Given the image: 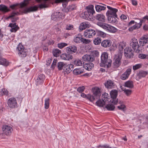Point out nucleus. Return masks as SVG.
<instances>
[{
	"label": "nucleus",
	"instance_id": "1",
	"mask_svg": "<svg viewBox=\"0 0 148 148\" xmlns=\"http://www.w3.org/2000/svg\"><path fill=\"white\" fill-rule=\"evenodd\" d=\"M50 0H36L39 2H42V3L39 5L38 7L40 9L48 8L50 4ZM68 0H54L55 3H62V5L64 7H66L68 4Z\"/></svg>",
	"mask_w": 148,
	"mask_h": 148
},
{
	"label": "nucleus",
	"instance_id": "2",
	"mask_svg": "<svg viewBox=\"0 0 148 148\" xmlns=\"http://www.w3.org/2000/svg\"><path fill=\"white\" fill-rule=\"evenodd\" d=\"M111 60L108 59V53L106 52L103 53L101 57V66L108 68L111 66Z\"/></svg>",
	"mask_w": 148,
	"mask_h": 148
},
{
	"label": "nucleus",
	"instance_id": "3",
	"mask_svg": "<svg viewBox=\"0 0 148 148\" xmlns=\"http://www.w3.org/2000/svg\"><path fill=\"white\" fill-rule=\"evenodd\" d=\"M97 24L103 29L110 32L114 33L116 32L117 31L116 28L107 23L99 22L97 23Z\"/></svg>",
	"mask_w": 148,
	"mask_h": 148
},
{
	"label": "nucleus",
	"instance_id": "4",
	"mask_svg": "<svg viewBox=\"0 0 148 148\" xmlns=\"http://www.w3.org/2000/svg\"><path fill=\"white\" fill-rule=\"evenodd\" d=\"M18 54L21 58L25 57L27 55V50L25 49L24 47L21 44H19L17 48Z\"/></svg>",
	"mask_w": 148,
	"mask_h": 148
},
{
	"label": "nucleus",
	"instance_id": "5",
	"mask_svg": "<svg viewBox=\"0 0 148 148\" xmlns=\"http://www.w3.org/2000/svg\"><path fill=\"white\" fill-rule=\"evenodd\" d=\"M118 92L116 90H112L110 93L111 99L110 101L113 103L114 105L116 104L118 102V99L116 98Z\"/></svg>",
	"mask_w": 148,
	"mask_h": 148
},
{
	"label": "nucleus",
	"instance_id": "6",
	"mask_svg": "<svg viewBox=\"0 0 148 148\" xmlns=\"http://www.w3.org/2000/svg\"><path fill=\"white\" fill-rule=\"evenodd\" d=\"M122 55L121 54L116 55L114 57V61L113 63V66L114 68H117L121 65Z\"/></svg>",
	"mask_w": 148,
	"mask_h": 148
},
{
	"label": "nucleus",
	"instance_id": "7",
	"mask_svg": "<svg viewBox=\"0 0 148 148\" xmlns=\"http://www.w3.org/2000/svg\"><path fill=\"white\" fill-rule=\"evenodd\" d=\"M130 45L131 47H132L133 49L136 50V52H137L138 51H139L140 50L139 49V46L138 40L135 38H132L131 40Z\"/></svg>",
	"mask_w": 148,
	"mask_h": 148
},
{
	"label": "nucleus",
	"instance_id": "8",
	"mask_svg": "<svg viewBox=\"0 0 148 148\" xmlns=\"http://www.w3.org/2000/svg\"><path fill=\"white\" fill-rule=\"evenodd\" d=\"M126 43L123 41L119 42L116 45V48L118 49V53L122 55L124 48L126 47Z\"/></svg>",
	"mask_w": 148,
	"mask_h": 148
},
{
	"label": "nucleus",
	"instance_id": "9",
	"mask_svg": "<svg viewBox=\"0 0 148 148\" xmlns=\"http://www.w3.org/2000/svg\"><path fill=\"white\" fill-rule=\"evenodd\" d=\"M134 51L131 47H126L124 49V54L125 56L127 58H130L134 56Z\"/></svg>",
	"mask_w": 148,
	"mask_h": 148
},
{
	"label": "nucleus",
	"instance_id": "10",
	"mask_svg": "<svg viewBox=\"0 0 148 148\" xmlns=\"http://www.w3.org/2000/svg\"><path fill=\"white\" fill-rule=\"evenodd\" d=\"M96 34V32L95 30L92 29L86 30L84 32V36L86 37L89 38H92Z\"/></svg>",
	"mask_w": 148,
	"mask_h": 148
},
{
	"label": "nucleus",
	"instance_id": "11",
	"mask_svg": "<svg viewBox=\"0 0 148 148\" xmlns=\"http://www.w3.org/2000/svg\"><path fill=\"white\" fill-rule=\"evenodd\" d=\"M8 104L10 108H15L17 107V102L15 98H10L8 101Z\"/></svg>",
	"mask_w": 148,
	"mask_h": 148
},
{
	"label": "nucleus",
	"instance_id": "12",
	"mask_svg": "<svg viewBox=\"0 0 148 148\" xmlns=\"http://www.w3.org/2000/svg\"><path fill=\"white\" fill-rule=\"evenodd\" d=\"M107 8L109 9L106 13L107 15L109 16H113L115 17L117 16L116 13L118 12L117 9L113 8L109 6H107Z\"/></svg>",
	"mask_w": 148,
	"mask_h": 148
},
{
	"label": "nucleus",
	"instance_id": "13",
	"mask_svg": "<svg viewBox=\"0 0 148 148\" xmlns=\"http://www.w3.org/2000/svg\"><path fill=\"white\" fill-rule=\"evenodd\" d=\"M93 14L86 11L81 14V16L85 19L89 21L93 18Z\"/></svg>",
	"mask_w": 148,
	"mask_h": 148
},
{
	"label": "nucleus",
	"instance_id": "14",
	"mask_svg": "<svg viewBox=\"0 0 148 148\" xmlns=\"http://www.w3.org/2000/svg\"><path fill=\"white\" fill-rule=\"evenodd\" d=\"M2 130L3 133L6 135L8 136L10 135L12 131V127L8 125H5L3 126Z\"/></svg>",
	"mask_w": 148,
	"mask_h": 148
},
{
	"label": "nucleus",
	"instance_id": "15",
	"mask_svg": "<svg viewBox=\"0 0 148 148\" xmlns=\"http://www.w3.org/2000/svg\"><path fill=\"white\" fill-rule=\"evenodd\" d=\"M92 91L93 92V95L92 96L94 97L95 99L94 101L98 99L101 95L100 89L99 88L97 87H95L92 88Z\"/></svg>",
	"mask_w": 148,
	"mask_h": 148
},
{
	"label": "nucleus",
	"instance_id": "16",
	"mask_svg": "<svg viewBox=\"0 0 148 148\" xmlns=\"http://www.w3.org/2000/svg\"><path fill=\"white\" fill-rule=\"evenodd\" d=\"M148 36L147 35H144L139 40V45L140 46H144L145 44L147 43Z\"/></svg>",
	"mask_w": 148,
	"mask_h": 148
},
{
	"label": "nucleus",
	"instance_id": "17",
	"mask_svg": "<svg viewBox=\"0 0 148 148\" xmlns=\"http://www.w3.org/2000/svg\"><path fill=\"white\" fill-rule=\"evenodd\" d=\"M66 51L67 53L72 54L77 52V47L74 45L70 46L66 48Z\"/></svg>",
	"mask_w": 148,
	"mask_h": 148
},
{
	"label": "nucleus",
	"instance_id": "18",
	"mask_svg": "<svg viewBox=\"0 0 148 148\" xmlns=\"http://www.w3.org/2000/svg\"><path fill=\"white\" fill-rule=\"evenodd\" d=\"M131 72V69L128 68L126 71L121 76V79L123 80H125L128 78Z\"/></svg>",
	"mask_w": 148,
	"mask_h": 148
},
{
	"label": "nucleus",
	"instance_id": "19",
	"mask_svg": "<svg viewBox=\"0 0 148 148\" xmlns=\"http://www.w3.org/2000/svg\"><path fill=\"white\" fill-rule=\"evenodd\" d=\"M82 59L84 61L91 62H93L95 59L94 57L93 56L87 54L84 55L82 57Z\"/></svg>",
	"mask_w": 148,
	"mask_h": 148
},
{
	"label": "nucleus",
	"instance_id": "20",
	"mask_svg": "<svg viewBox=\"0 0 148 148\" xmlns=\"http://www.w3.org/2000/svg\"><path fill=\"white\" fill-rule=\"evenodd\" d=\"M73 65L71 64L68 65L65 64L63 69L64 73L68 74L70 73L73 69Z\"/></svg>",
	"mask_w": 148,
	"mask_h": 148
},
{
	"label": "nucleus",
	"instance_id": "21",
	"mask_svg": "<svg viewBox=\"0 0 148 148\" xmlns=\"http://www.w3.org/2000/svg\"><path fill=\"white\" fill-rule=\"evenodd\" d=\"M143 21V20H140V23H138L137 25L135 24L133 26L130 27L128 29L129 31L130 32H131L134 30L138 29L140 28L142 25Z\"/></svg>",
	"mask_w": 148,
	"mask_h": 148
},
{
	"label": "nucleus",
	"instance_id": "22",
	"mask_svg": "<svg viewBox=\"0 0 148 148\" xmlns=\"http://www.w3.org/2000/svg\"><path fill=\"white\" fill-rule=\"evenodd\" d=\"M45 78V75L42 74L39 75L36 81V85H39L42 83L44 82Z\"/></svg>",
	"mask_w": 148,
	"mask_h": 148
},
{
	"label": "nucleus",
	"instance_id": "23",
	"mask_svg": "<svg viewBox=\"0 0 148 148\" xmlns=\"http://www.w3.org/2000/svg\"><path fill=\"white\" fill-rule=\"evenodd\" d=\"M112 44V42L110 40H105L102 41L101 43V46L104 48L110 47Z\"/></svg>",
	"mask_w": 148,
	"mask_h": 148
},
{
	"label": "nucleus",
	"instance_id": "24",
	"mask_svg": "<svg viewBox=\"0 0 148 148\" xmlns=\"http://www.w3.org/2000/svg\"><path fill=\"white\" fill-rule=\"evenodd\" d=\"M82 36L81 34H78L75 35L73 39V41L76 43H80L82 42Z\"/></svg>",
	"mask_w": 148,
	"mask_h": 148
},
{
	"label": "nucleus",
	"instance_id": "25",
	"mask_svg": "<svg viewBox=\"0 0 148 148\" xmlns=\"http://www.w3.org/2000/svg\"><path fill=\"white\" fill-rule=\"evenodd\" d=\"M19 14V13L18 12H13L8 16V18H11L12 21V22H15L18 19V18L17 17H14V16L16 15H17Z\"/></svg>",
	"mask_w": 148,
	"mask_h": 148
},
{
	"label": "nucleus",
	"instance_id": "26",
	"mask_svg": "<svg viewBox=\"0 0 148 148\" xmlns=\"http://www.w3.org/2000/svg\"><path fill=\"white\" fill-rule=\"evenodd\" d=\"M60 14H61L59 12L53 13L51 15V19L53 20L56 21L59 18H62L61 16H60Z\"/></svg>",
	"mask_w": 148,
	"mask_h": 148
},
{
	"label": "nucleus",
	"instance_id": "27",
	"mask_svg": "<svg viewBox=\"0 0 148 148\" xmlns=\"http://www.w3.org/2000/svg\"><path fill=\"white\" fill-rule=\"evenodd\" d=\"M94 64L91 62L85 63L83 65V67L88 71H90L94 67Z\"/></svg>",
	"mask_w": 148,
	"mask_h": 148
},
{
	"label": "nucleus",
	"instance_id": "28",
	"mask_svg": "<svg viewBox=\"0 0 148 148\" xmlns=\"http://www.w3.org/2000/svg\"><path fill=\"white\" fill-rule=\"evenodd\" d=\"M38 7L35 6H31L29 8H27L25 9L24 12L26 13L31 12H33L37 10Z\"/></svg>",
	"mask_w": 148,
	"mask_h": 148
},
{
	"label": "nucleus",
	"instance_id": "29",
	"mask_svg": "<svg viewBox=\"0 0 148 148\" xmlns=\"http://www.w3.org/2000/svg\"><path fill=\"white\" fill-rule=\"evenodd\" d=\"M107 102L106 99H102V100L101 99L98 100L96 103V105L99 107H103Z\"/></svg>",
	"mask_w": 148,
	"mask_h": 148
},
{
	"label": "nucleus",
	"instance_id": "30",
	"mask_svg": "<svg viewBox=\"0 0 148 148\" xmlns=\"http://www.w3.org/2000/svg\"><path fill=\"white\" fill-rule=\"evenodd\" d=\"M81 95L82 97L84 98L86 97L87 99L92 102L93 101L95 98L94 97L92 96V95L90 94L86 95L84 93H82L81 94Z\"/></svg>",
	"mask_w": 148,
	"mask_h": 148
},
{
	"label": "nucleus",
	"instance_id": "31",
	"mask_svg": "<svg viewBox=\"0 0 148 148\" xmlns=\"http://www.w3.org/2000/svg\"><path fill=\"white\" fill-rule=\"evenodd\" d=\"M147 74V72L142 70H140L137 74V76L140 79L145 77Z\"/></svg>",
	"mask_w": 148,
	"mask_h": 148
},
{
	"label": "nucleus",
	"instance_id": "32",
	"mask_svg": "<svg viewBox=\"0 0 148 148\" xmlns=\"http://www.w3.org/2000/svg\"><path fill=\"white\" fill-rule=\"evenodd\" d=\"M117 16L115 17L113 16L108 15V20L109 22L112 24L116 23L117 21L116 18Z\"/></svg>",
	"mask_w": 148,
	"mask_h": 148
},
{
	"label": "nucleus",
	"instance_id": "33",
	"mask_svg": "<svg viewBox=\"0 0 148 148\" xmlns=\"http://www.w3.org/2000/svg\"><path fill=\"white\" fill-rule=\"evenodd\" d=\"M124 86L129 88H132L134 87V83L132 81H128L125 83Z\"/></svg>",
	"mask_w": 148,
	"mask_h": 148
},
{
	"label": "nucleus",
	"instance_id": "34",
	"mask_svg": "<svg viewBox=\"0 0 148 148\" xmlns=\"http://www.w3.org/2000/svg\"><path fill=\"white\" fill-rule=\"evenodd\" d=\"M96 19L99 21L105 22L106 21L105 17L102 14H97L96 16Z\"/></svg>",
	"mask_w": 148,
	"mask_h": 148
},
{
	"label": "nucleus",
	"instance_id": "35",
	"mask_svg": "<svg viewBox=\"0 0 148 148\" xmlns=\"http://www.w3.org/2000/svg\"><path fill=\"white\" fill-rule=\"evenodd\" d=\"M105 85L108 88H111L114 86V83L111 80L107 81L106 83H105Z\"/></svg>",
	"mask_w": 148,
	"mask_h": 148
},
{
	"label": "nucleus",
	"instance_id": "36",
	"mask_svg": "<svg viewBox=\"0 0 148 148\" xmlns=\"http://www.w3.org/2000/svg\"><path fill=\"white\" fill-rule=\"evenodd\" d=\"M87 11L92 14L95 13V12L94 10V6L92 5H89L86 8Z\"/></svg>",
	"mask_w": 148,
	"mask_h": 148
},
{
	"label": "nucleus",
	"instance_id": "37",
	"mask_svg": "<svg viewBox=\"0 0 148 148\" xmlns=\"http://www.w3.org/2000/svg\"><path fill=\"white\" fill-rule=\"evenodd\" d=\"M76 9V7L75 5H72L68 6L65 9V11L66 12L71 11Z\"/></svg>",
	"mask_w": 148,
	"mask_h": 148
},
{
	"label": "nucleus",
	"instance_id": "38",
	"mask_svg": "<svg viewBox=\"0 0 148 148\" xmlns=\"http://www.w3.org/2000/svg\"><path fill=\"white\" fill-rule=\"evenodd\" d=\"M95 9L97 12H100L102 10H104L106 8L104 6L101 5H96Z\"/></svg>",
	"mask_w": 148,
	"mask_h": 148
},
{
	"label": "nucleus",
	"instance_id": "39",
	"mask_svg": "<svg viewBox=\"0 0 148 148\" xmlns=\"http://www.w3.org/2000/svg\"><path fill=\"white\" fill-rule=\"evenodd\" d=\"M53 53L54 56L57 57L60 54L61 51L57 49H54L53 51Z\"/></svg>",
	"mask_w": 148,
	"mask_h": 148
},
{
	"label": "nucleus",
	"instance_id": "40",
	"mask_svg": "<svg viewBox=\"0 0 148 148\" xmlns=\"http://www.w3.org/2000/svg\"><path fill=\"white\" fill-rule=\"evenodd\" d=\"M101 42V39L99 37L95 38L93 40V42L95 45H99Z\"/></svg>",
	"mask_w": 148,
	"mask_h": 148
},
{
	"label": "nucleus",
	"instance_id": "41",
	"mask_svg": "<svg viewBox=\"0 0 148 148\" xmlns=\"http://www.w3.org/2000/svg\"><path fill=\"white\" fill-rule=\"evenodd\" d=\"M65 64L64 63L62 62H59L58 63L57 65V66L59 70H62L63 68H64Z\"/></svg>",
	"mask_w": 148,
	"mask_h": 148
},
{
	"label": "nucleus",
	"instance_id": "42",
	"mask_svg": "<svg viewBox=\"0 0 148 148\" xmlns=\"http://www.w3.org/2000/svg\"><path fill=\"white\" fill-rule=\"evenodd\" d=\"M105 108L108 110H113L115 108V106L112 104H108L106 106Z\"/></svg>",
	"mask_w": 148,
	"mask_h": 148
},
{
	"label": "nucleus",
	"instance_id": "43",
	"mask_svg": "<svg viewBox=\"0 0 148 148\" xmlns=\"http://www.w3.org/2000/svg\"><path fill=\"white\" fill-rule=\"evenodd\" d=\"M0 10L4 12H6L9 11V9L5 5H0Z\"/></svg>",
	"mask_w": 148,
	"mask_h": 148
},
{
	"label": "nucleus",
	"instance_id": "44",
	"mask_svg": "<svg viewBox=\"0 0 148 148\" xmlns=\"http://www.w3.org/2000/svg\"><path fill=\"white\" fill-rule=\"evenodd\" d=\"M74 64L77 66H82V64H84V62L79 60H78L74 61Z\"/></svg>",
	"mask_w": 148,
	"mask_h": 148
},
{
	"label": "nucleus",
	"instance_id": "45",
	"mask_svg": "<svg viewBox=\"0 0 148 148\" xmlns=\"http://www.w3.org/2000/svg\"><path fill=\"white\" fill-rule=\"evenodd\" d=\"M8 92L7 90L5 88L2 89L0 91V95L3 96V95H8Z\"/></svg>",
	"mask_w": 148,
	"mask_h": 148
},
{
	"label": "nucleus",
	"instance_id": "46",
	"mask_svg": "<svg viewBox=\"0 0 148 148\" xmlns=\"http://www.w3.org/2000/svg\"><path fill=\"white\" fill-rule=\"evenodd\" d=\"M142 64H138L133 66V69L134 71L142 67Z\"/></svg>",
	"mask_w": 148,
	"mask_h": 148
},
{
	"label": "nucleus",
	"instance_id": "47",
	"mask_svg": "<svg viewBox=\"0 0 148 148\" xmlns=\"http://www.w3.org/2000/svg\"><path fill=\"white\" fill-rule=\"evenodd\" d=\"M73 72L74 75H77L82 74L83 71L79 69H76L73 70Z\"/></svg>",
	"mask_w": 148,
	"mask_h": 148
},
{
	"label": "nucleus",
	"instance_id": "48",
	"mask_svg": "<svg viewBox=\"0 0 148 148\" xmlns=\"http://www.w3.org/2000/svg\"><path fill=\"white\" fill-rule=\"evenodd\" d=\"M30 0H24L23 2H22L20 3V7L23 8L25 6H26L29 4Z\"/></svg>",
	"mask_w": 148,
	"mask_h": 148
},
{
	"label": "nucleus",
	"instance_id": "49",
	"mask_svg": "<svg viewBox=\"0 0 148 148\" xmlns=\"http://www.w3.org/2000/svg\"><path fill=\"white\" fill-rule=\"evenodd\" d=\"M49 98L46 99L45 100V108L46 109H47L49 107Z\"/></svg>",
	"mask_w": 148,
	"mask_h": 148
},
{
	"label": "nucleus",
	"instance_id": "50",
	"mask_svg": "<svg viewBox=\"0 0 148 148\" xmlns=\"http://www.w3.org/2000/svg\"><path fill=\"white\" fill-rule=\"evenodd\" d=\"M67 45V44L65 43H60L58 44V47L60 49H62Z\"/></svg>",
	"mask_w": 148,
	"mask_h": 148
},
{
	"label": "nucleus",
	"instance_id": "51",
	"mask_svg": "<svg viewBox=\"0 0 148 148\" xmlns=\"http://www.w3.org/2000/svg\"><path fill=\"white\" fill-rule=\"evenodd\" d=\"M124 92L127 96H129L131 94L132 91L131 90L128 89H125L123 90Z\"/></svg>",
	"mask_w": 148,
	"mask_h": 148
},
{
	"label": "nucleus",
	"instance_id": "52",
	"mask_svg": "<svg viewBox=\"0 0 148 148\" xmlns=\"http://www.w3.org/2000/svg\"><path fill=\"white\" fill-rule=\"evenodd\" d=\"M119 103L121 104L120 106H119L117 107V108L119 110H121L123 111L124 110V109L125 108V106L123 104H122L121 101L119 102Z\"/></svg>",
	"mask_w": 148,
	"mask_h": 148
},
{
	"label": "nucleus",
	"instance_id": "53",
	"mask_svg": "<svg viewBox=\"0 0 148 148\" xmlns=\"http://www.w3.org/2000/svg\"><path fill=\"white\" fill-rule=\"evenodd\" d=\"M108 94L107 93H105L103 94V95L102 96V99H107V102H108L110 101L109 99L108 98V97L107 96L108 95Z\"/></svg>",
	"mask_w": 148,
	"mask_h": 148
},
{
	"label": "nucleus",
	"instance_id": "54",
	"mask_svg": "<svg viewBox=\"0 0 148 148\" xmlns=\"http://www.w3.org/2000/svg\"><path fill=\"white\" fill-rule=\"evenodd\" d=\"M73 25L71 24L67 25L66 26V29L67 30H73Z\"/></svg>",
	"mask_w": 148,
	"mask_h": 148
},
{
	"label": "nucleus",
	"instance_id": "55",
	"mask_svg": "<svg viewBox=\"0 0 148 148\" xmlns=\"http://www.w3.org/2000/svg\"><path fill=\"white\" fill-rule=\"evenodd\" d=\"M57 62V59H54L53 61L52 64L51 65V67L53 69H54L55 66H57L56 65V64Z\"/></svg>",
	"mask_w": 148,
	"mask_h": 148
},
{
	"label": "nucleus",
	"instance_id": "56",
	"mask_svg": "<svg viewBox=\"0 0 148 148\" xmlns=\"http://www.w3.org/2000/svg\"><path fill=\"white\" fill-rule=\"evenodd\" d=\"M90 42V40L84 38H82V42L86 44L89 43Z\"/></svg>",
	"mask_w": 148,
	"mask_h": 148
},
{
	"label": "nucleus",
	"instance_id": "57",
	"mask_svg": "<svg viewBox=\"0 0 148 148\" xmlns=\"http://www.w3.org/2000/svg\"><path fill=\"white\" fill-rule=\"evenodd\" d=\"M92 53L93 56L98 57L99 55V52L97 51H92Z\"/></svg>",
	"mask_w": 148,
	"mask_h": 148
},
{
	"label": "nucleus",
	"instance_id": "58",
	"mask_svg": "<svg viewBox=\"0 0 148 148\" xmlns=\"http://www.w3.org/2000/svg\"><path fill=\"white\" fill-rule=\"evenodd\" d=\"M19 29V27L17 26L16 27H14L10 29V31L11 32H16Z\"/></svg>",
	"mask_w": 148,
	"mask_h": 148
},
{
	"label": "nucleus",
	"instance_id": "59",
	"mask_svg": "<svg viewBox=\"0 0 148 148\" xmlns=\"http://www.w3.org/2000/svg\"><path fill=\"white\" fill-rule=\"evenodd\" d=\"M85 88L84 86L79 87L77 88V90L79 92L81 93L84 90Z\"/></svg>",
	"mask_w": 148,
	"mask_h": 148
},
{
	"label": "nucleus",
	"instance_id": "60",
	"mask_svg": "<svg viewBox=\"0 0 148 148\" xmlns=\"http://www.w3.org/2000/svg\"><path fill=\"white\" fill-rule=\"evenodd\" d=\"M134 23H135V24L137 25L138 22H135L134 21L132 20L130 21L127 24L128 26H131L133 24H134Z\"/></svg>",
	"mask_w": 148,
	"mask_h": 148
},
{
	"label": "nucleus",
	"instance_id": "61",
	"mask_svg": "<svg viewBox=\"0 0 148 148\" xmlns=\"http://www.w3.org/2000/svg\"><path fill=\"white\" fill-rule=\"evenodd\" d=\"M146 56V55L143 54H139L138 55V57L141 59H145Z\"/></svg>",
	"mask_w": 148,
	"mask_h": 148
},
{
	"label": "nucleus",
	"instance_id": "62",
	"mask_svg": "<svg viewBox=\"0 0 148 148\" xmlns=\"http://www.w3.org/2000/svg\"><path fill=\"white\" fill-rule=\"evenodd\" d=\"M83 24H82V25H84V26L85 27H89L90 26V24L88 22H83Z\"/></svg>",
	"mask_w": 148,
	"mask_h": 148
},
{
	"label": "nucleus",
	"instance_id": "63",
	"mask_svg": "<svg viewBox=\"0 0 148 148\" xmlns=\"http://www.w3.org/2000/svg\"><path fill=\"white\" fill-rule=\"evenodd\" d=\"M61 57L62 59L64 60H67L68 58L67 57V55L65 54H62L61 56Z\"/></svg>",
	"mask_w": 148,
	"mask_h": 148
},
{
	"label": "nucleus",
	"instance_id": "64",
	"mask_svg": "<svg viewBox=\"0 0 148 148\" xmlns=\"http://www.w3.org/2000/svg\"><path fill=\"white\" fill-rule=\"evenodd\" d=\"M82 24H83V23H82L80 24V25L79 27V29L81 31L85 29L86 28V27H85L84 26V25H82Z\"/></svg>",
	"mask_w": 148,
	"mask_h": 148
}]
</instances>
